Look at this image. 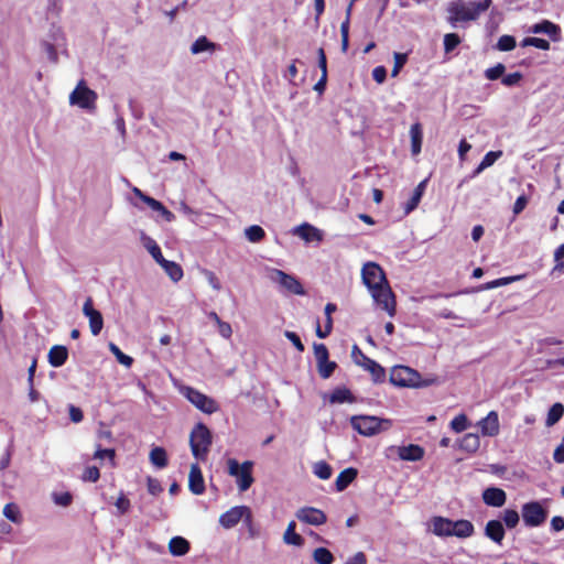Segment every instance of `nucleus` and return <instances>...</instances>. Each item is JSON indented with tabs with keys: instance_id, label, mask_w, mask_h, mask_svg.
<instances>
[{
	"instance_id": "1",
	"label": "nucleus",
	"mask_w": 564,
	"mask_h": 564,
	"mask_svg": "<svg viewBox=\"0 0 564 564\" xmlns=\"http://www.w3.org/2000/svg\"><path fill=\"white\" fill-rule=\"evenodd\" d=\"M361 279L375 303L393 317L397 302L383 269L376 262H367L361 269Z\"/></svg>"
},
{
	"instance_id": "2",
	"label": "nucleus",
	"mask_w": 564,
	"mask_h": 564,
	"mask_svg": "<svg viewBox=\"0 0 564 564\" xmlns=\"http://www.w3.org/2000/svg\"><path fill=\"white\" fill-rule=\"evenodd\" d=\"M212 444V433L209 429L197 423L191 432L189 445L193 456L198 460H206Z\"/></svg>"
},
{
	"instance_id": "3",
	"label": "nucleus",
	"mask_w": 564,
	"mask_h": 564,
	"mask_svg": "<svg viewBox=\"0 0 564 564\" xmlns=\"http://www.w3.org/2000/svg\"><path fill=\"white\" fill-rule=\"evenodd\" d=\"M354 430L364 436H372L391 426V421L371 415H354L350 417Z\"/></svg>"
},
{
	"instance_id": "4",
	"label": "nucleus",
	"mask_w": 564,
	"mask_h": 564,
	"mask_svg": "<svg viewBox=\"0 0 564 564\" xmlns=\"http://www.w3.org/2000/svg\"><path fill=\"white\" fill-rule=\"evenodd\" d=\"M227 465L229 475L236 478L239 491L243 492L248 490L254 481L252 476L253 463L246 460L239 464L237 459L229 458Z\"/></svg>"
},
{
	"instance_id": "5",
	"label": "nucleus",
	"mask_w": 564,
	"mask_h": 564,
	"mask_svg": "<svg viewBox=\"0 0 564 564\" xmlns=\"http://www.w3.org/2000/svg\"><path fill=\"white\" fill-rule=\"evenodd\" d=\"M390 382L397 387L419 388L427 386L426 382H422L421 375L408 366L393 367L390 373Z\"/></svg>"
},
{
	"instance_id": "6",
	"label": "nucleus",
	"mask_w": 564,
	"mask_h": 564,
	"mask_svg": "<svg viewBox=\"0 0 564 564\" xmlns=\"http://www.w3.org/2000/svg\"><path fill=\"white\" fill-rule=\"evenodd\" d=\"M447 21L453 26H455L458 22L475 21L480 15L474 2H469L468 4L451 2L447 7Z\"/></svg>"
},
{
	"instance_id": "7",
	"label": "nucleus",
	"mask_w": 564,
	"mask_h": 564,
	"mask_svg": "<svg viewBox=\"0 0 564 564\" xmlns=\"http://www.w3.org/2000/svg\"><path fill=\"white\" fill-rule=\"evenodd\" d=\"M523 523L529 528L542 525L547 518V510L539 501H530L522 506Z\"/></svg>"
},
{
	"instance_id": "8",
	"label": "nucleus",
	"mask_w": 564,
	"mask_h": 564,
	"mask_svg": "<svg viewBox=\"0 0 564 564\" xmlns=\"http://www.w3.org/2000/svg\"><path fill=\"white\" fill-rule=\"evenodd\" d=\"M97 100V94L80 80L69 96V102L83 109H93Z\"/></svg>"
},
{
	"instance_id": "9",
	"label": "nucleus",
	"mask_w": 564,
	"mask_h": 564,
	"mask_svg": "<svg viewBox=\"0 0 564 564\" xmlns=\"http://www.w3.org/2000/svg\"><path fill=\"white\" fill-rule=\"evenodd\" d=\"M359 356L361 360H357V364L360 365L365 370H367L376 383H381L386 379V370L379 365L376 360L366 356L357 345L352 347V356Z\"/></svg>"
},
{
	"instance_id": "10",
	"label": "nucleus",
	"mask_w": 564,
	"mask_h": 564,
	"mask_svg": "<svg viewBox=\"0 0 564 564\" xmlns=\"http://www.w3.org/2000/svg\"><path fill=\"white\" fill-rule=\"evenodd\" d=\"M272 280L278 282L285 291L295 295H304L305 290L302 283L294 275L288 274L281 270H274Z\"/></svg>"
},
{
	"instance_id": "11",
	"label": "nucleus",
	"mask_w": 564,
	"mask_h": 564,
	"mask_svg": "<svg viewBox=\"0 0 564 564\" xmlns=\"http://www.w3.org/2000/svg\"><path fill=\"white\" fill-rule=\"evenodd\" d=\"M83 313L89 319V328L94 336H98L104 327L101 313L94 307V301L89 296L83 305Z\"/></svg>"
},
{
	"instance_id": "12",
	"label": "nucleus",
	"mask_w": 564,
	"mask_h": 564,
	"mask_svg": "<svg viewBox=\"0 0 564 564\" xmlns=\"http://www.w3.org/2000/svg\"><path fill=\"white\" fill-rule=\"evenodd\" d=\"M295 516L301 522L316 527L322 525L327 521L325 512L314 507L300 508Z\"/></svg>"
},
{
	"instance_id": "13",
	"label": "nucleus",
	"mask_w": 564,
	"mask_h": 564,
	"mask_svg": "<svg viewBox=\"0 0 564 564\" xmlns=\"http://www.w3.org/2000/svg\"><path fill=\"white\" fill-rule=\"evenodd\" d=\"M246 512L248 506L232 507L219 517V524L225 529H231L241 521Z\"/></svg>"
},
{
	"instance_id": "14",
	"label": "nucleus",
	"mask_w": 564,
	"mask_h": 564,
	"mask_svg": "<svg viewBox=\"0 0 564 564\" xmlns=\"http://www.w3.org/2000/svg\"><path fill=\"white\" fill-rule=\"evenodd\" d=\"M478 426L484 436H497L500 431L498 413L496 411H490L487 416L478 422Z\"/></svg>"
},
{
	"instance_id": "15",
	"label": "nucleus",
	"mask_w": 564,
	"mask_h": 564,
	"mask_svg": "<svg viewBox=\"0 0 564 564\" xmlns=\"http://www.w3.org/2000/svg\"><path fill=\"white\" fill-rule=\"evenodd\" d=\"M482 500L489 507L500 508L507 501V495L503 489L489 487L482 492Z\"/></svg>"
},
{
	"instance_id": "16",
	"label": "nucleus",
	"mask_w": 564,
	"mask_h": 564,
	"mask_svg": "<svg viewBox=\"0 0 564 564\" xmlns=\"http://www.w3.org/2000/svg\"><path fill=\"white\" fill-rule=\"evenodd\" d=\"M185 395L196 408L207 414L212 413V400H209L205 394L193 388H186Z\"/></svg>"
},
{
	"instance_id": "17",
	"label": "nucleus",
	"mask_w": 564,
	"mask_h": 564,
	"mask_svg": "<svg viewBox=\"0 0 564 564\" xmlns=\"http://www.w3.org/2000/svg\"><path fill=\"white\" fill-rule=\"evenodd\" d=\"M424 448L416 444L398 447V456L402 460L417 462L424 457Z\"/></svg>"
},
{
	"instance_id": "18",
	"label": "nucleus",
	"mask_w": 564,
	"mask_h": 564,
	"mask_svg": "<svg viewBox=\"0 0 564 564\" xmlns=\"http://www.w3.org/2000/svg\"><path fill=\"white\" fill-rule=\"evenodd\" d=\"M188 488L194 495H200L205 491L204 478L197 464L191 466Z\"/></svg>"
},
{
	"instance_id": "19",
	"label": "nucleus",
	"mask_w": 564,
	"mask_h": 564,
	"mask_svg": "<svg viewBox=\"0 0 564 564\" xmlns=\"http://www.w3.org/2000/svg\"><path fill=\"white\" fill-rule=\"evenodd\" d=\"M485 535L500 545L506 535L502 522L499 520H489L485 527Z\"/></svg>"
},
{
	"instance_id": "20",
	"label": "nucleus",
	"mask_w": 564,
	"mask_h": 564,
	"mask_svg": "<svg viewBox=\"0 0 564 564\" xmlns=\"http://www.w3.org/2000/svg\"><path fill=\"white\" fill-rule=\"evenodd\" d=\"M294 234H296L300 238H302L306 242H312V241L319 242L323 240L322 231L307 223H304V224L297 226L294 230Z\"/></svg>"
},
{
	"instance_id": "21",
	"label": "nucleus",
	"mask_w": 564,
	"mask_h": 564,
	"mask_svg": "<svg viewBox=\"0 0 564 564\" xmlns=\"http://www.w3.org/2000/svg\"><path fill=\"white\" fill-rule=\"evenodd\" d=\"M531 32L545 33L554 42L560 41L561 39V28L549 20H543L542 22L534 24L531 28Z\"/></svg>"
},
{
	"instance_id": "22",
	"label": "nucleus",
	"mask_w": 564,
	"mask_h": 564,
	"mask_svg": "<svg viewBox=\"0 0 564 564\" xmlns=\"http://www.w3.org/2000/svg\"><path fill=\"white\" fill-rule=\"evenodd\" d=\"M336 310H337L336 304H334V303H327L326 304V306H325L326 321H325L324 328L321 327L319 319L316 321V329H315V332H316V336L317 337L326 338L332 333V329H333L332 314L334 312H336Z\"/></svg>"
},
{
	"instance_id": "23",
	"label": "nucleus",
	"mask_w": 564,
	"mask_h": 564,
	"mask_svg": "<svg viewBox=\"0 0 564 564\" xmlns=\"http://www.w3.org/2000/svg\"><path fill=\"white\" fill-rule=\"evenodd\" d=\"M68 358V350L65 346L55 345L53 346L47 355L48 362L52 367H62Z\"/></svg>"
},
{
	"instance_id": "24",
	"label": "nucleus",
	"mask_w": 564,
	"mask_h": 564,
	"mask_svg": "<svg viewBox=\"0 0 564 564\" xmlns=\"http://www.w3.org/2000/svg\"><path fill=\"white\" fill-rule=\"evenodd\" d=\"M475 533V527L469 520L459 519L453 521L452 536L459 539L470 538Z\"/></svg>"
},
{
	"instance_id": "25",
	"label": "nucleus",
	"mask_w": 564,
	"mask_h": 564,
	"mask_svg": "<svg viewBox=\"0 0 564 564\" xmlns=\"http://www.w3.org/2000/svg\"><path fill=\"white\" fill-rule=\"evenodd\" d=\"M453 520L444 517L432 519V532L437 536H452Z\"/></svg>"
},
{
	"instance_id": "26",
	"label": "nucleus",
	"mask_w": 564,
	"mask_h": 564,
	"mask_svg": "<svg viewBox=\"0 0 564 564\" xmlns=\"http://www.w3.org/2000/svg\"><path fill=\"white\" fill-rule=\"evenodd\" d=\"M328 401L332 404L335 403H354L356 401L352 392L346 387H337L335 388L328 397Z\"/></svg>"
},
{
	"instance_id": "27",
	"label": "nucleus",
	"mask_w": 564,
	"mask_h": 564,
	"mask_svg": "<svg viewBox=\"0 0 564 564\" xmlns=\"http://www.w3.org/2000/svg\"><path fill=\"white\" fill-rule=\"evenodd\" d=\"M411 135V152L413 155H417L422 150L423 142V129L420 122H415L410 128Z\"/></svg>"
},
{
	"instance_id": "28",
	"label": "nucleus",
	"mask_w": 564,
	"mask_h": 564,
	"mask_svg": "<svg viewBox=\"0 0 564 564\" xmlns=\"http://www.w3.org/2000/svg\"><path fill=\"white\" fill-rule=\"evenodd\" d=\"M358 471L354 467L341 470L335 481L337 491L345 490L356 479Z\"/></svg>"
},
{
	"instance_id": "29",
	"label": "nucleus",
	"mask_w": 564,
	"mask_h": 564,
	"mask_svg": "<svg viewBox=\"0 0 564 564\" xmlns=\"http://www.w3.org/2000/svg\"><path fill=\"white\" fill-rule=\"evenodd\" d=\"M480 447V438L478 434L467 433L459 442V448L467 453H476Z\"/></svg>"
},
{
	"instance_id": "30",
	"label": "nucleus",
	"mask_w": 564,
	"mask_h": 564,
	"mask_svg": "<svg viewBox=\"0 0 564 564\" xmlns=\"http://www.w3.org/2000/svg\"><path fill=\"white\" fill-rule=\"evenodd\" d=\"M169 551L174 556L185 555L189 551V543L182 536H174L170 540Z\"/></svg>"
},
{
	"instance_id": "31",
	"label": "nucleus",
	"mask_w": 564,
	"mask_h": 564,
	"mask_svg": "<svg viewBox=\"0 0 564 564\" xmlns=\"http://www.w3.org/2000/svg\"><path fill=\"white\" fill-rule=\"evenodd\" d=\"M426 180L422 181L417 184V186L414 188L412 196L406 202L404 206V213L408 215L411 212H413L420 204L421 198L423 196L424 189H425Z\"/></svg>"
},
{
	"instance_id": "32",
	"label": "nucleus",
	"mask_w": 564,
	"mask_h": 564,
	"mask_svg": "<svg viewBox=\"0 0 564 564\" xmlns=\"http://www.w3.org/2000/svg\"><path fill=\"white\" fill-rule=\"evenodd\" d=\"M296 523L295 521L289 522L286 530L283 534V541L285 544L302 546L304 544V539L301 534L295 532Z\"/></svg>"
},
{
	"instance_id": "33",
	"label": "nucleus",
	"mask_w": 564,
	"mask_h": 564,
	"mask_svg": "<svg viewBox=\"0 0 564 564\" xmlns=\"http://www.w3.org/2000/svg\"><path fill=\"white\" fill-rule=\"evenodd\" d=\"M172 281L177 282L183 278V269L174 261L164 260L160 264Z\"/></svg>"
},
{
	"instance_id": "34",
	"label": "nucleus",
	"mask_w": 564,
	"mask_h": 564,
	"mask_svg": "<svg viewBox=\"0 0 564 564\" xmlns=\"http://www.w3.org/2000/svg\"><path fill=\"white\" fill-rule=\"evenodd\" d=\"M150 462L158 468L167 466V454L163 447H154L150 452Z\"/></svg>"
},
{
	"instance_id": "35",
	"label": "nucleus",
	"mask_w": 564,
	"mask_h": 564,
	"mask_svg": "<svg viewBox=\"0 0 564 564\" xmlns=\"http://www.w3.org/2000/svg\"><path fill=\"white\" fill-rule=\"evenodd\" d=\"M563 414H564V405L560 402L554 403L547 412L545 425L549 427L553 426L562 419Z\"/></svg>"
},
{
	"instance_id": "36",
	"label": "nucleus",
	"mask_w": 564,
	"mask_h": 564,
	"mask_svg": "<svg viewBox=\"0 0 564 564\" xmlns=\"http://www.w3.org/2000/svg\"><path fill=\"white\" fill-rule=\"evenodd\" d=\"M145 204L151 209L159 212L166 221H171L174 218L173 213L170 212L161 202L156 200L155 198L149 196V198L145 199Z\"/></svg>"
},
{
	"instance_id": "37",
	"label": "nucleus",
	"mask_w": 564,
	"mask_h": 564,
	"mask_svg": "<svg viewBox=\"0 0 564 564\" xmlns=\"http://www.w3.org/2000/svg\"><path fill=\"white\" fill-rule=\"evenodd\" d=\"M144 247L148 249L150 254L153 257V259L161 264L165 259L162 254L160 246L156 243V241L150 237H144Z\"/></svg>"
},
{
	"instance_id": "38",
	"label": "nucleus",
	"mask_w": 564,
	"mask_h": 564,
	"mask_svg": "<svg viewBox=\"0 0 564 564\" xmlns=\"http://www.w3.org/2000/svg\"><path fill=\"white\" fill-rule=\"evenodd\" d=\"M313 558L317 564H333L335 557L326 547H317L313 552Z\"/></svg>"
},
{
	"instance_id": "39",
	"label": "nucleus",
	"mask_w": 564,
	"mask_h": 564,
	"mask_svg": "<svg viewBox=\"0 0 564 564\" xmlns=\"http://www.w3.org/2000/svg\"><path fill=\"white\" fill-rule=\"evenodd\" d=\"M246 237L250 242H260L265 237V231L258 225H252L245 230Z\"/></svg>"
},
{
	"instance_id": "40",
	"label": "nucleus",
	"mask_w": 564,
	"mask_h": 564,
	"mask_svg": "<svg viewBox=\"0 0 564 564\" xmlns=\"http://www.w3.org/2000/svg\"><path fill=\"white\" fill-rule=\"evenodd\" d=\"M501 518H502V521H503L505 525L508 529L516 528L518 525L519 521H520L519 513L514 509H506V510H503Z\"/></svg>"
},
{
	"instance_id": "41",
	"label": "nucleus",
	"mask_w": 564,
	"mask_h": 564,
	"mask_svg": "<svg viewBox=\"0 0 564 564\" xmlns=\"http://www.w3.org/2000/svg\"><path fill=\"white\" fill-rule=\"evenodd\" d=\"M349 15H350V8L347 11V17H346L345 21H343V23L340 25L341 51L344 53L347 52L348 46H349V21H350Z\"/></svg>"
},
{
	"instance_id": "42",
	"label": "nucleus",
	"mask_w": 564,
	"mask_h": 564,
	"mask_svg": "<svg viewBox=\"0 0 564 564\" xmlns=\"http://www.w3.org/2000/svg\"><path fill=\"white\" fill-rule=\"evenodd\" d=\"M109 349L116 357L117 361L126 367H131L133 364V358L123 354L121 349L113 343L109 344Z\"/></svg>"
},
{
	"instance_id": "43",
	"label": "nucleus",
	"mask_w": 564,
	"mask_h": 564,
	"mask_svg": "<svg viewBox=\"0 0 564 564\" xmlns=\"http://www.w3.org/2000/svg\"><path fill=\"white\" fill-rule=\"evenodd\" d=\"M3 516L14 523L21 522L22 519L19 507L13 502H9L4 506Z\"/></svg>"
},
{
	"instance_id": "44",
	"label": "nucleus",
	"mask_w": 564,
	"mask_h": 564,
	"mask_svg": "<svg viewBox=\"0 0 564 564\" xmlns=\"http://www.w3.org/2000/svg\"><path fill=\"white\" fill-rule=\"evenodd\" d=\"M449 425L454 432L460 433L467 430L469 426V421L466 414L460 413L451 421Z\"/></svg>"
},
{
	"instance_id": "45",
	"label": "nucleus",
	"mask_w": 564,
	"mask_h": 564,
	"mask_svg": "<svg viewBox=\"0 0 564 564\" xmlns=\"http://www.w3.org/2000/svg\"><path fill=\"white\" fill-rule=\"evenodd\" d=\"M333 469L330 465L324 460H321L314 465V474L323 480L332 477Z\"/></svg>"
},
{
	"instance_id": "46",
	"label": "nucleus",
	"mask_w": 564,
	"mask_h": 564,
	"mask_svg": "<svg viewBox=\"0 0 564 564\" xmlns=\"http://www.w3.org/2000/svg\"><path fill=\"white\" fill-rule=\"evenodd\" d=\"M336 368H337V364L335 361H330L329 359H327V361H325V362L317 364L318 375L323 379H328L333 375V372L335 371Z\"/></svg>"
},
{
	"instance_id": "47",
	"label": "nucleus",
	"mask_w": 564,
	"mask_h": 564,
	"mask_svg": "<svg viewBox=\"0 0 564 564\" xmlns=\"http://www.w3.org/2000/svg\"><path fill=\"white\" fill-rule=\"evenodd\" d=\"M521 44L522 46H533L543 51L550 50V42L541 37H525Z\"/></svg>"
},
{
	"instance_id": "48",
	"label": "nucleus",
	"mask_w": 564,
	"mask_h": 564,
	"mask_svg": "<svg viewBox=\"0 0 564 564\" xmlns=\"http://www.w3.org/2000/svg\"><path fill=\"white\" fill-rule=\"evenodd\" d=\"M212 48V42L206 36L198 37L191 46L192 54H198Z\"/></svg>"
},
{
	"instance_id": "49",
	"label": "nucleus",
	"mask_w": 564,
	"mask_h": 564,
	"mask_svg": "<svg viewBox=\"0 0 564 564\" xmlns=\"http://www.w3.org/2000/svg\"><path fill=\"white\" fill-rule=\"evenodd\" d=\"M516 39L512 35H502L499 37L496 47L499 51L508 52L516 47Z\"/></svg>"
},
{
	"instance_id": "50",
	"label": "nucleus",
	"mask_w": 564,
	"mask_h": 564,
	"mask_svg": "<svg viewBox=\"0 0 564 564\" xmlns=\"http://www.w3.org/2000/svg\"><path fill=\"white\" fill-rule=\"evenodd\" d=\"M460 37L456 33H447L444 35V51L449 53L460 44Z\"/></svg>"
},
{
	"instance_id": "51",
	"label": "nucleus",
	"mask_w": 564,
	"mask_h": 564,
	"mask_svg": "<svg viewBox=\"0 0 564 564\" xmlns=\"http://www.w3.org/2000/svg\"><path fill=\"white\" fill-rule=\"evenodd\" d=\"M243 522V525L247 528L249 538L253 539L258 535V530L253 522L252 511L248 507V512L245 513L243 518L241 519Z\"/></svg>"
},
{
	"instance_id": "52",
	"label": "nucleus",
	"mask_w": 564,
	"mask_h": 564,
	"mask_svg": "<svg viewBox=\"0 0 564 564\" xmlns=\"http://www.w3.org/2000/svg\"><path fill=\"white\" fill-rule=\"evenodd\" d=\"M501 154H502L501 151H489L488 153H486L485 156L482 158L477 171L479 172L484 169L491 166L496 162V160H498L501 156Z\"/></svg>"
},
{
	"instance_id": "53",
	"label": "nucleus",
	"mask_w": 564,
	"mask_h": 564,
	"mask_svg": "<svg viewBox=\"0 0 564 564\" xmlns=\"http://www.w3.org/2000/svg\"><path fill=\"white\" fill-rule=\"evenodd\" d=\"M116 451L113 448H101L100 445H97V448L94 453L95 459H104L108 458L112 465H115Z\"/></svg>"
},
{
	"instance_id": "54",
	"label": "nucleus",
	"mask_w": 564,
	"mask_h": 564,
	"mask_svg": "<svg viewBox=\"0 0 564 564\" xmlns=\"http://www.w3.org/2000/svg\"><path fill=\"white\" fill-rule=\"evenodd\" d=\"M506 70V66L501 63H498L494 67L487 68L485 70V76L489 80H497L498 78H502V75Z\"/></svg>"
},
{
	"instance_id": "55",
	"label": "nucleus",
	"mask_w": 564,
	"mask_h": 564,
	"mask_svg": "<svg viewBox=\"0 0 564 564\" xmlns=\"http://www.w3.org/2000/svg\"><path fill=\"white\" fill-rule=\"evenodd\" d=\"M408 62V54L405 53H394V64L393 68L391 70V76L395 77L400 70L403 68V66Z\"/></svg>"
},
{
	"instance_id": "56",
	"label": "nucleus",
	"mask_w": 564,
	"mask_h": 564,
	"mask_svg": "<svg viewBox=\"0 0 564 564\" xmlns=\"http://www.w3.org/2000/svg\"><path fill=\"white\" fill-rule=\"evenodd\" d=\"M314 355L316 358L317 364L325 362L327 359H329L328 349L324 344H314Z\"/></svg>"
},
{
	"instance_id": "57",
	"label": "nucleus",
	"mask_w": 564,
	"mask_h": 564,
	"mask_svg": "<svg viewBox=\"0 0 564 564\" xmlns=\"http://www.w3.org/2000/svg\"><path fill=\"white\" fill-rule=\"evenodd\" d=\"M99 478H100V471H99L98 467H96V466H89V467L85 468V470L82 475V479L84 481L96 482V481H98Z\"/></svg>"
},
{
	"instance_id": "58",
	"label": "nucleus",
	"mask_w": 564,
	"mask_h": 564,
	"mask_svg": "<svg viewBox=\"0 0 564 564\" xmlns=\"http://www.w3.org/2000/svg\"><path fill=\"white\" fill-rule=\"evenodd\" d=\"M214 322L218 326V332L224 338H229L232 334L230 324L220 321L217 314L214 312Z\"/></svg>"
},
{
	"instance_id": "59",
	"label": "nucleus",
	"mask_w": 564,
	"mask_h": 564,
	"mask_svg": "<svg viewBox=\"0 0 564 564\" xmlns=\"http://www.w3.org/2000/svg\"><path fill=\"white\" fill-rule=\"evenodd\" d=\"M115 506L117 507L119 514H124L129 511L131 503L124 494L121 492L117 498Z\"/></svg>"
},
{
	"instance_id": "60",
	"label": "nucleus",
	"mask_w": 564,
	"mask_h": 564,
	"mask_svg": "<svg viewBox=\"0 0 564 564\" xmlns=\"http://www.w3.org/2000/svg\"><path fill=\"white\" fill-rule=\"evenodd\" d=\"M53 500L58 506L68 507L73 501V496L68 491L54 494Z\"/></svg>"
},
{
	"instance_id": "61",
	"label": "nucleus",
	"mask_w": 564,
	"mask_h": 564,
	"mask_svg": "<svg viewBox=\"0 0 564 564\" xmlns=\"http://www.w3.org/2000/svg\"><path fill=\"white\" fill-rule=\"evenodd\" d=\"M521 79H522V74L520 72H514V73L508 74L506 76H502L501 83L507 87H511V86L519 84V82Z\"/></svg>"
},
{
	"instance_id": "62",
	"label": "nucleus",
	"mask_w": 564,
	"mask_h": 564,
	"mask_svg": "<svg viewBox=\"0 0 564 564\" xmlns=\"http://www.w3.org/2000/svg\"><path fill=\"white\" fill-rule=\"evenodd\" d=\"M285 337L295 346V348L303 352L304 351V345L300 338V336L294 333V332H290V330H286L285 332Z\"/></svg>"
},
{
	"instance_id": "63",
	"label": "nucleus",
	"mask_w": 564,
	"mask_h": 564,
	"mask_svg": "<svg viewBox=\"0 0 564 564\" xmlns=\"http://www.w3.org/2000/svg\"><path fill=\"white\" fill-rule=\"evenodd\" d=\"M162 490H163V488L158 479H154L151 477L148 478V491L151 495L158 496L159 494L162 492Z\"/></svg>"
},
{
	"instance_id": "64",
	"label": "nucleus",
	"mask_w": 564,
	"mask_h": 564,
	"mask_svg": "<svg viewBox=\"0 0 564 564\" xmlns=\"http://www.w3.org/2000/svg\"><path fill=\"white\" fill-rule=\"evenodd\" d=\"M372 78L378 83L382 84L387 78V69L384 66H377L372 70Z\"/></svg>"
}]
</instances>
